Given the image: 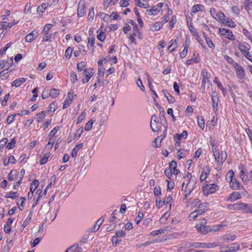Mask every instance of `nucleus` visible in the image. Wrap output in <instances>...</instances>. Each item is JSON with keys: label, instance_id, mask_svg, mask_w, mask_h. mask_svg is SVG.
I'll list each match as a JSON object with an SVG mask.
<instances>
[{"label": "nucleus", "instance_id": "f257e3e1", "mask_svg": "<svg viewBox=\"0 0 252 252\" xmlns=\"http://www.w3.org/2000/svg\"><path fill=\"white\" fill-rule=\"evenodd\" d=\"M197 208L198 209H196L189 215V218L195 219L197 217L198 215H201L202 214L205 212L209 208L208 203H200L199 204Z\"/></svg>", "mask_w": 252, "mask_h": 252}, {"label": "nucleus", "instance_id": "f03ea898", "mask_svg": "<svg viewBox=\"0 0 252 252\" xmlns=\"http://www.w3.org/2000/svg\"><path fill=\"white\" fill-rule=\"evenodd\" d=\"M196 183V179L194 177H190L187 184L185 188V196L187 198L193 190Z\"/></svg>", "mask_w": 252, "mask_h": 252}, {"label": "nucleus", "instance_id": "7ed1b4c3", "mask_svg": "<svg viewBox=\"0 0 252 252\" xmlns=\"http://www.w3.org/2000/svg\"><path fill=\"white\" fill-rule=\"evenodd\" d=\"M203 193L205 195H208L210 194L214 193L219 189V186L215 184H206L205 182L202 186Z\"/></svg>", "mask_w": 252, "mask_h": 252}, {"label": "nucleus", "instance_id": "20e7f679", "mask_svg": "<svg viewBox=\"0 0 252 252\" xmlns=\"http://www.w3.org/2000/svg\"><path fill=\"white\" fill-rule=\"evenodd\" d=\"M237 210L243 211L245 213H252V207L249 206L246 203L243 202L237 203Z\"/></svg>", "mask_w": 252, "mask_h": 252}, {"label": "nucleus", "instance_id": "39448f33", "mask_svg": "<svg viewBox=\"0 0 252 252\" xmlns=\"http://www.w3.org/2000/svg\"><path fill=\"white\" fill-rule=\"evenodd\" d=\"M229 174L230 177L231 178V180L230 181V187L233 189H236L240 188V183L238 182L237 180L234 178H233V176L234 175V172L233 171H229L228 173Z\"/></svg>", "mask_w": 252, "mask_h": 252}, {"label": "nucleus", "instance_id": "423d86ee", "mask_svg": "<svg viewBox=\"0 0 252 252\" xmlns=\"http://www.w3.org/2000/svg\"><path fill=\"white\" fill-rule=\"evenodd\" d=\"M83 74L85 76V77L82 79V82L85 84L89 82V80L93 75L94 69L92 68L85 69L83 71Z\"/></svg>", "mask_w": 252, "mask_h": 252}, {"label": "nucleus", "instance_id": "0eeeda50", "mask_svg": "<svg viewBox=\"0 0 252 252\" xmlns=\"http://www.w3.org/2000/svg\"><path fill=\"white\" fill-rule=\"evenodd\" d=\"M217 246V245L215 244V243H194L192 244V246L196 248H210L215 247Z\"/></svg>", "mask_w": 252, "mask_h": 252}, {"label": "nucleus", "instance_id": "6e6552de", "mask_svg": "<svg viewBox=\"0 0 252 252\" xmlns=\"http://www.w3.org/2000/svg\"><path fill=\"white\" fill-rule=\"evenodd\" d=\"M39 185L38 180L35 179L32 181L30 186V191L28 193V199H31L33 196V192Z\"/></svg>", "mask_w": 252, "mask_h": 252}, {"label": "nucleus", "instance_id": "1a4fd4ad", "mask_svg": "<svg viewBox=\"0 0 252 252\" xmlns=\"http://www.w3.org/2000/svg\"><path fill=\"white\" fill-rule=\"evenodd\" d=\"M219 32L222 35L226 36L228 39L233 40L235 38L232 32L229 30L225 29H220Z\"/></svg>", "mask_w": 252, "mask_h": 252}, {"label": "nucleus", "instance_id": "9d476101", "mask_svg": "<svg viewBox=\"0 0 252 252\" xmlns=\"http://www.w3.org/2000/svg\"><path fill=\"white\" fill-rule=\"evenodd\" d=\"M236 238V236L233 233L226 234L222 236L221 239L224 243H229L234 241Z\"/></svg>", "mask_w": 252, "mask_h": 252}, {"label": "nucleus", "instance_id": "9b49d317", "mask_svg": "<svg viewBox=\"0 0 252 252\" xmlns=\"http://www.w3.org/2000/svg\"><path fill=\"white\" fill-rule=\"evenodd\" d=\"M195 227L197 231L201 234L205 235L210 231V226H199L196 225Z\"/></svg>", "mask_w": 252, "mask_h": 252}, {"label": "nucleus", "instance_id": "f8f14e48", "mask_svg": "<svg viewBox=\"0 0 252 252\" xmlns=\"http://www.w3.org/2000/svg\"><path fill=\"white\" fill-rule=\"evenodd\" d=\"M158 121V118L156 115H153L151 117L150 126L152 130L154 132H157L159 130L158 127V126H154V123H155L156 124H157V122Z\"/></svg>", "mask_w": 252, "mask_h": 252}, {"label": "nucleus", "instance_id": "ddd939ff", "mask_svg": "<svg viewBox=\"0 0 252 252\" xmlns=\"http://www.w3.org/2000/svg\"><path fill=\"white\" fill-rule=\"evenodd\" d=\"M211 97L212 106L214 109L216 108V110H217V106L219 102V97L217 93L216 92H212Z\"/></svg>", "mask_w": 252, "mask_h": 252}, {"label": "nucleus", "instance_id": "4468645a", "mask_svg": "<svg viewBox=\"0 0 252 252\" xmlns=\"http://www.w3.org/2000/svg\"><path fill=\"white\" fill-rule=\"evenodd\" d=\"M237 76L239 78H242L245 76V71L243 68L237 64V65L234 66Z\"/></svg>", "mask_w": 252, "mask_h": 252}, {"label": "nucleus", "instance_id": "2eb2a0df", "mask_svg": "<svg viewBox=\"0 0 252 252\" xmlns=\"http://www.w3.org/2000/svg\"><path fill=\"white\" fill-rule=\"evenodd\" d=\"M238 47L243 54L248 52L251 48L250 45L246 42L240 43Z\"/></svg>", "mask_w": 252, "mask_h": 252}, {"label": "nucleus", "instance_id": "dca6fc26", "mask_svg": "<svg viewBox=\"0 0 252 252\" xmlns=\"http://www.w3.org/2000/svg\"><path fill=\"white\" fill-rule=\"evenodd\" d=\"M38 36L37 32H32L25 37V40L28 42H31Z\"/></svg>", "mask_w": 252, "mask_h": 252}, {"label": "nucleus", "instance_id": "f3484780", "mask_svg": "<svg viewBox=\"0 0 252 252\" xmlns=\"http://www.w3.org/2000/svg\"><path fill=\"white\" fill-rule=\"evenodd\" d=\"M201 75L202 77V82L206 83V82H209V78H210V74L207 72L206 69H203L201 72Z\"/></svg>", "mask_w": 252, "mask_h": 252}, {"label": "nucleus", "instance_id": "a211bd4d", "mask_svg": "<svg viewBox=\"0 0 252 252\" xmlns=\"http://www.w3.org/2000/svg\"><path fill=\"white\" fill-rule=\"evenodd\" d=\"M240 198H241V194L237 191H234L233 192L229 195V197L227 199V200L230 201H234L235 200H236L237 199H240Z\"/></svg>", "mask_w": 252, "mask_h": 252}, {"label": "nucleus", "instance_id": "6ab92c4d", "mask_svg": "<svg viewBox=\"0 0 252 252\" xmlns=\"http://www.w3.org/2000/svg\"><path fill=\"white\" fill-rule=\"evenodd\" d=\"M104 221V219H103L102 218H100L99 220H97L95 224L94 225V226L92 227L91 232H96L98 230L99 228L100 225L102 224L103 222Z\"/></svg>", "mask_w": 252, "mask_h": 252}, {"label": "nucleus", "instance_id": "aec40b11", "mask_svg": "<svg viewBox=\"0 0 252 252\" xmlns=\"http://www.w3.org/2000/svg\"><path fill=\"white\" fill-rule=\"evenodd\" d=\"M226 16L223 12L219 11L217 13L215 14V17L214 18V19L223 23V22H225L224 20Z\"/></svg>", "mask_w": 252, "mask_h": 252}, {"label": "nucleus", "instance_id": "412c9836", "mask_svg": "<svg viewBox=\"0 0 252 252\" xmlns=\"http://www.w3.org/2000/svg\"><path fill=\"white\" fill-rule=\"evenodd\" d=\"M159 119L161 124L164 126L165 127L167 126V121L165 119L164 111L163 109H162V111L159 114Z\"/></svg>", "mask_w": 252, "mask_h": 252}, {"label": "nucleus", "instance_id": "4be33fe9", "mask_svg": "<svg viewBox=\"0 0 252 252\" xmlns=\"http://www.w3.org/2000/svg\"><path fill=\"white\" fill-rule=\"evenodd\" d=\"M177 162L172 160L169 164V168L172 171V173L175 175H177L179 172L177 169Z\"/></svg>", "mask_w": 252, "mask_h": 252}, {"label": "nucleus", "instance_id": "5701e85b", "mask_svg": "<svg viewBox=\"0 0 252 252\" xmlns=\"http://www.w3.org/2000/svg\"><path fill=\"white\" fill-rule=\"evenodd\" d=\"M26 81L24 78H20L16 79L12 83V86H15L16 87H19L22 83H24Z\"/></svg>", "mask_w": 252, "mask_h": 252}, {"label": "nucleus", "instance_id": "b1692460", "mask_svg": "<svg viewBox=\"0 0 252 252\" xmlns=\"http://www.w3.org/2000/svg\"><path fill=\"white\" fill-rule=\"evenodd\" d=\"M188 136V132L186 130H184L181 134H176L174 136V140L176 141L177 140H180L183 137H185L186 138Z\"/></svg>", "mask_w": 252, "mask_h": 252}, {"label": "nucleus", "instance_id": "393cba45", "mask_svg": "<svg viewBox=\"0 0 252 252\" xmlns=\"http://www.w3.org/2000/svg\"><path fill=\"white\" fill-rule=\"evenodd\" d=\"M204 6L201 4H196L192 7L191 13L195 14L199 11H202Z\"/></svg>", "mask_w": 252, "mask_h": 252}, {"label": "nucleus", "instance_id": "a878e982", "mask_svg": "<svg viewBox=\"0 0 252 252\" xmlns=\"http://www.w3.org/2000/svg\"><path fill=\"white\" fill-rule=\"evenodd\" d=\"M213 156L215 157V159L216 161L218 163L220 164V154L219 151L218 149H216V148L213 150Z\"/></svg>", "mask_w": 252, "mask_h": 252}, {"label": "nucleus", "instance_id": "bb28decb", "mask_svg": "<svg viewBox=\"0 0 252 252\" xmlns=\"http://www.w3.org/2000/svg\"><path fill=\"white\" fill-rule=\"evenodd\" d=\"M85 12L84 6L79 4L77 8V15L78 17H82L85 14Z\"/></svg>", "mask_w": 252, "mask_h": 252}, {"label": "nucleus", "instance_id": "cd10ccee", "mask_svg": "<svg viewBox=\"0 0 252 252\" xmlns=\"http://www.w3.org/2000/svg\"><path fill=\"white\" fill-rule=\"evenodd\" d=\"M83 143H80L77 145L75 148L72 150L71 152V156L73 158H76L77 156L78 151L80 148H81L83 146Z\"/></svg>", "mask_w": 252, "mask_h": 252}, {"label": "nucleus", "instance_id": "c85d7f7f", "mask_svg": "<svg viewBox=\"0 0 252 252\" xmlns=\"http://www.w3.org/2000/svg\"><path fill=\"white\" fill-rule=\"evenodd\" d=\"M224 20L225 22H223V24L227 25L228 27L230 28H234L236 26V24L231 19L226 17Z\"/></svg>", "mask_w": 252, "mask_h": 252}, {"label": "nucleus", "instance_id": "c756f323", "mask_svg": "<svg viewBox=\"0 0 252 252\" xmlns=\"http://www.w3.org/2000/svg\"><path fill=\"white\" fill-rule=\"evenodd\" d=\"M13 25V24H11L10 23H8L6 22H0V29H7V28H11Z\"/></svg>", "mask_w": 252, "mask_h": 252}, {"label": "nucleus", "instance_id": "7c9ffc66", "mask_svg": "<svg viewBox=\"0 0 252 252\" xmlns=\"http://www.w3.org/2000/svg\"><path fill=\"white\" fill-rule=\"evenodd\" d=\"M97 32L98 33L97 35V39L101 41H104L106 36L105 32H103L101 30L100 31V29L97 31Z\"/></svg>", "mask_w": 252, "mask_h": 252}, {"label": "nucleus", "instance_id": "2f4dec72", "mask_svg": "<svg viewBox=\"0 0 252 252\" xmlns=\"http://www.w3.org/2000/svg\"><path fill=\"white\" fill-rule=\"evenodd\" d=\"M94 122L95 120L93 119H92L90 121H89L85 126V129L86 131L90 130L92 129L93 127V125L94 123Z\"/></svg>", "mask_w": 252, "mask_h": 252}, {"label": "nucleus", "instance_id": "473e14b6", "mask_svg": "<svg viewBox=\"0 0 252 252\" xmlns=\"http://www.w3.org/2000/svg\"><path fill=\"white\" fill-rule=\"evenodd\" d=\"M189 43L187 41L185 42V45L184 50L180 53V57L181 58H184L186 57L187 54V51L189 48Z\"/></svg>", "mask_w": 252, "mask_h": 252}, {"label": "nucleus", "instance_id": "72a5a7b5", "mask_svg": "<svg viewBox=\"0 0 252 252\" xmlns=\"http://www.w3.org/2000/svg\"><path fill=\"white\" fill-rule=\"evenodd\" d=\"M240 176L242 181L247 184L249 181L248 175H246L245 172L243 170H241L240 172Z\"/></svg>", "mask_w": 252, "mask_h": 252}, {"label": "nucleus", "instance_id": "f704fd0d", "mask_svg": "<svg viewBox=\"0 0 252 252\" xmlns=\"http://www.w3.org/2000/svg\"><path fill=\"white\" fill-rule=\"evenodd\" d=\"M203 35H204V38L205 39L206 43L207 44L208 46L210 48L214 49L215 48V45L213 43L212 40L210 38L208 37L207 36V35H205V34L204 33H203Z\"/></svg>", "mask_w": 252, "mask_h": 252}, {"label": "nucleus", "instance_id": "c9c22d12", "mask_svg": "<svg viewBox=\"0 0 252 252\" xmlns=\"http://www.w3.org/2000/svg\"><path fill=\"white\" fill-rule=\"evenodd\" d=\"M37 119V122L38 123L42 122L44 121V118L45 116V112L44 111H42L39 113H38L36 115Z\"/></svg>", "mask_w": 252, "mask_h": 252}, {"label": "nucleus", "instance_id": "e433bc0d", "mask_svg": "<svg viewBox=\"0 0 252 252\" xmlns=\"http://www.w3.org/2000/svg\"><path fill=\"white\" fill-rule=\"evenodd\" d=\"M165 92H166V91L163 90V92L164 93V95L167 98L168 102L170 103H174L175 100L174 98L168 93L167 94V95Z\"/></svg>", "mask_w": 252, "mask_h": 252}, {"label": "nucleus", "instance_id": "4c0bfd02", "mask_svg": "<svg viewBox=\"0 0 252 252\" xmlns=\"http://www.w3.org/2000/svg\"><path fill=\"white\" fill-rule=\"evenodd\" d=\"M50 156V154L49 153H46L43 156V157L41 159V160H40V164H41V165L44 164L47 162V161Z\"/></svg>", "mask_w": 252, "mask_h": 252}, {"label": "nucleus", "instance_id": "58836bf2", "mask_svg": "<svg viewBox=\"0 0 252 252\" xmlns=\"http://www.w3.org/2000/svg\"><path fill=\"white\" fill-rule=\"evenodd\" d=\"M95 38L94 36H92L89 38L88 40V48H94V43Z\"/></svg>", "mask_w": 252, "mask_h": 252}, {"label": "nucleus", "instance_id": "ea45409f", "mask_svg": "<svg viewBox=\"0 0 252 252\" xmlns=\"http://www.w3.org/2000/svg\"><path fill=\"white\" fill-rule=\"evenodd\" d=\"M231 252H235L238 251L240 249L239 244L237 243H233L231 245V246L229 247Z\"/></svg>", "mask_w": 252, "mask_h": 252}, {"label": "nucleus", "instance_id": "a19ab883", "mask_svg": "<svg viewBox=\"0 0 252 252\" xmlns=\"http://www.w3.org/2000/svg\"><path fill=\"white\" fill-rule=\"evenodd\" d=\"M59 92L55 89H52L50 91L49 94L53 98H56L59 95Z\"/></svg>", "mask_w": 252, "mask_h": 252}, {"label": "nucleus", "instance_id": "79ce46f5", "mask_svg": "<svg viewBox=\"0 0 252 252\" xmlns=\"http://www.w3.org/2000/svg\"><path fill=\"white\" fill-rule=\"evenodd\" d=\"M224 58L228 63L232 64L234 66L237 65V63H235L231 57L228 56H224Z\"/></svg>", "mask_w": 252, "mask_h": 252}, {"label": "nucleus", "instance_id": "37998d69", "mask_svg": "<svg viewBox=\"0 0 252 252\" xmlns=\"http://www.w3.org/2000/svg\"><path fill=\"white\" fill-rule=\"evenodd\" d=\"M227 154L225 151H221L220 153V164H222L226 160Z\"/></svg>", "mask_w": 252, "mask_h": 252}, {"label": "nucleus", "instance_id": "c03bdc74", "mask_svg": "<svg viewBox=\"0 0 252 252\" xmlns=\"http://www.w3.org/2000/svg\"><path fill=\"white\" fill-rule=\"evenodd\" d=\"M169 214L166 212L160 219V221L162 223H164L169 217Z\"/></svg>", "mask_w": 252, "mask_h": 252}, {"label": "nucleus", "instance_id": "a18cd8bd", "mask_svg": "<svg viewBox=\"0 0 252 252\" xmlns=\"http://www.w3.org/2000/svg\"><path fill=\"white\" fill-rule=\"evenodd\" d=\"M16 142V140L15 138H13L11 141L8 143L7 145L6 146V147L8 149H12L15 145V144Z\"/></svg>", "mask_w": 252, "mask_h": 252}, {"label": "nucleus", "instance_id": "49530a36", "mask_svg": "<svg viewBox=\"0 0 252 252\" xmlns=\"http://www.w3.org/2000/svg\"><path fill=\"white\" fill-rule=\"evenodd\" d=\"M52 34L49 33L48 32H45V34L43 36L42 41L46 42L49 41L51 37Z\"/></svg>", "mask_w": 252, "mask_h": 252}, {"label": "nucleus", "instance_id": "de8ad7c7", "mask_svg": "<svg viewBox=\"0 0 252 252\" xmlns=\"http://www.w3.org/2000/svg\"><path fill=\"white\" fill-rule=\"evenodd\" d=\"M210 144L211 145L212 147V151H213V150H214V149H218V146L217 145V143H216L215 142V140L213 138V137L212 136H211L210 137Z\"/></svg>", "mask_w": 252, "mask_h": 252}, {"label": "nucleus", "instance_id": "09e8293b", "mask_svg": "<svg viewBox=\"0 0 252 252\" xmlns=\"http://www.w3.org/2000/svg\"><path fill=\"white\" fill-rule=\"evenodd\" d=\"M198 125L199 126V127L202 128V129H204L205 126V122L203 120V119L201 117V119H200L199 117H198Z\"/></svg>", "mask_w": 252, "mask_h": 252}, {"label": "nucleus", "instance_id": "8fccbe9b", "mask_svg": "<svg viewBox=\"0 0 252 252\" xmlns=\"http://www.w3.org/2000/svg\"><path fill=\"white\" fill-rule=\"evenodd\" d=\"M31 215H32V213H30V214H29V218H27V220H26L23 223L21 227H23V229L25 228L27 225L28 224H29L30 220H31Z\"/></svg>", "mask_w": 252, "mask_h": 252}, {"label": "nucleus", "instance_id": "3c124183", "mask_svg": "<svg viewBox=\"0 0 252 252\" xmlns=\"http://www.w3.org/2000/svg\"><path fill=\"white\" fill-rule=\"evenodd\" d=\"M223 227L222 225H216L212 226V227L210 226V232H216L219 231L221 227Z\"/></svg>", "mask_w": 252, "mask_h": 252}, {"label": "nucleus", "instance_id": "603ef678", "mask_svg": "<svg viewBox=\"0 0 252 252\" xmlns=\"http://www.w3.org/2000/svg\"><path fill=\"white\" fill-rule=\"evenodd\" d=\"M46 8V3H42L37 8V12H43Z\"/></svg>", "mask_w": 252, "mask_h": 252}, {"label": "nucleus", "instance_id": "864d4df0", "mask_svg": "<svg viewBox=\"0 0 252 252\" xmlns=\"http://www.w3.org/2000/svg\"><path fill=\"white\" fill-rule=\"evenodd\" d=\"M16 194L17 193L15 192L11 191L6 195L5 197L15 199L18 196V195H17Z\"/></svg>", "mask_w": 252, "mask_h": 252}, {"label": "nucleus", "instance_id": "5fc2aeb1", "mask_svg": "<svg viewBox=\"0 0 252 252\" xmlns=\"http://www.w3.org/2000/svg\"><path fill=\"white\" fill-rule=\"evenodd\" d=\"M51 182L46 187V189H49L51 187L54 185L56 182V176L55 175L52 176L51 177Z\"/></svg>", "mask_w": 252, "mask_h": 252}, {"label": "nucleus", "instance_id": "6e6d98bb", "mask_svg": "<svg viewBox=\"0 0 252 252\" xmlns=\"http://www.w3.org/2000/svg\"><path fill=\"white\" fill-rule=\"evenodd\" d=\"M105 68L103 66H99L98 67V77L97 78L101 76H103L104 73Z\"/></svg>", "mask_w": 252, "mask_h": 252}, {"label": "nucleus", "instance_id": "4d7b16f0", "mask_svg": "<svg viewBox=\"0 0 252 252\" xmlns=\"http://www.w3.org/2000/svg\"><path fill=\"white\" fill-rule=\"evenodd\" d=\"M145 75H146V76L147 77V80H148V86H149L150 90L152 92V91H154L153 86L152 84V82L151 81V79H150V76L147 73H146Z\"/></svg>", "mask_w": 252, "mask_h": 252}, {"label": "nucleus", "instance_id": "13d9d810", "mask_svg": "<svg viewBox=\"0 0 252 252\" xmlns=\"http://www.w3.org/2000/svg\"><path fill=\"white\" fill-rule=\"evenodd\" d=\"M83 131V129L82 127H80L78 128L75 133V137H77V139L79 138Z\"/></svg>", "mask_w": 252, "mask_h": 252}, {"label": "nucleus", "instance_id": "bf43d9fd", "mask_svg": "<svg viewBox=\"0 0 252 252\" xmlns=\"http://www.w3.org/2000/svg\"><path fill=\"white\" fill-rule=\"evenodd\" d=\"M155 243V241H148L145 243L140 244L139 245H137V247L141 248L142 247H145L150 245L152 244Z\"/></svg>", "mask_w": 252, "mask_h": 252}, {"label": "nucleus", "instance_id": "052dcab7", "mask_svg": "<svg viewBox=\"0 0 252 252\" xmlns=\"http://www.w3.org/2000/svg\"><path fill=\"white\" fill-rule=\"evenodd\" d=\"M186 151L185 150H183V151H181V150H178L177 154L178 156L179 157V159H181L182 158H184L186 156Z\"/></svg>", "mask_w": 252, "mask_h": 252}, {"label": "nucleus", "instance_id": "680f3d73", "mask_svg": "<svg viewBox=\"0 0 252 252\" xmlns=\"http://www.w3.org/2000/svg\"><path fill=\"white\" fill-rule=\"evenodd\" d=\"M85 65L86 64L84 62H81L78 63L77 68L79 71H81L83 70V67H85Z\"/></svg>", "mask_w": 252, "mask_h": 252}, {"label": "nucleus", "instance_id": "e2e57ef3", "mask_svg": "<svg viewBox=\"0 0 252 252\" xmlns=\"http://www.w3.org/2000/svg\"><path fill=\"white\" fill-rule=\"evenodd\" d=\"M194 36L195 37L196 39L198 41V42L201 45L202 47L205 48L206 46L203 44L202 40L201 39L200 37L198 35V34L196 33L194 34Z\"/></svg>", "mask_w": 252, "mask_h": 252}, {"label": "nucleus", "instance_id": "0e129e2a", "mask_svg": "<svg viewBox=\"0 0 252 252\" xmlns=\"http://www.w3.org/2000/svg\"><path fill=\"white\" fill-rule=\"evenodd\" d=\"M172 198L170 196H167L164 199L163 203L164 204H169L171 206V202L172 201Z\"/></svg>", "mask_w": 252, "mask_h": 252}, {"label": "nucleus", "instance_id": "69168bd1", "mask_svg": "<svg viewBox=\"0 0 252 252\" xmlns=\"http://www.w3.org/2000/svg\"><path fill=\"white\" fill-rule=\"evenodd\" d=\"M15 116H16V115L14 114V115H11L8 116V117L7 119L6 122L8 124H11L13 122V121L14 120Z\"/></svg>", "mask_w": 252, "mask_h": 252}, {"label": "nucleus", "instance_id": "338daca9", "mask_svg": "<svg viewBox=\"0 0 252 252\" xmlns=\"http://www.w3.org/2000/svg\"><path fill=\"white\" fill-rule=\"evenodd\" d=\"M162 26V25L161 23L157 22L155 24V25L153 26V28L156 31H158L161 28Z\"/></svg>", "mask_w": 252, "mask_h": 252}, {"label": "nucleus", "instance_id": "774afa93", "mask_svg": "<svg viewBox=\"0 0 252 252\" xmlns=\"http://www.w3.org/2000/svg\"><path fill=\"white\" fill-rule=\"evenodd\" d=\"M176 22V17L175 16H173L171 20L170 21V29L172 28L174 26V25Z\"/></svg>", "mask_w": 252, "mask_h": 252}]
</instances>
